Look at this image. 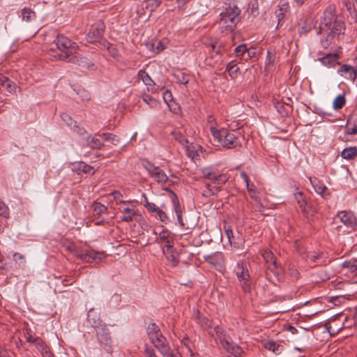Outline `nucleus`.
<instances>
[{
    "label": "nucleus",
    "mask_w": 357,
    "mask_h": 357,
    "mask_svg": "<svg viewBox=\"0 0 357 357\" xmlns=\"http://www.w3.org/2000/svg\"><path fill=\"white\" fill-rule=\"evenodd\" d=\"M228 180V176L225 174H218L216 178L215 179L214 184L222 185L225 183Z\"/></svg>",
    "instance_id": "obj_48"
},
{
    "label": "nucleus",
    "mask_w": 357,
    "mask_h": 357,
    "mask_svg": "<svg viewBox=\"0 0 357 357\" xmlns=\"http://www.w3.org/2000/svg\"><path fill=\"white\" fill-rule=\"evenodd\" d=\"M196 319L197 323L204 329H207L211 326L210 320L206 317L201 315L199 312H197Z\"/></svg>",
    "instance_id": "obj_33"
},
{
    "label": "nucleus",
    "mask_w": 357,
    "mask_h": 357,
    "mask_svg": "<svg viewBox=\"0 0 357 357\" xmlns=\"http://www.w3.org/2000/svg\"><path fill=\"white\" fill-rule=\"evenodd\" d=\"M161 2V0H148L146 7L149 6L151 10L156 8Z\"/></svg>",
    "instance_id": "obj_62"
},
{
    "label": "nucleus",
    "mask_w": 357,
    "mask_h": 357,
    "mask_svg": "<svg viewBox=\"0 0 357 357\" xmlns=\"http://www.w3.org/2000/svg\"><path fill=\"white\" fill-rule=\"evenodd\" d=\"M155 213L157 214L159 219L162 222H165L166 220L167 219V216L166 213L163 211H162L160 208H158V210L155 211Z\"/></svg>",
    "instance_id": "obj_63"
},
{
    "label": "nucleus",
    "mask_w": 357,
    "mask_h": 357,
    "mask_svg": "<svg viewBox=\"0 0 357 357\" xmlns=\"http://www.w3.org/2000/svg\"><path fill=\"white\" fill-rule=\"evenodd\" d=\"M185 130L183 128H176L174 129V130L171 132L172 135L174 138L175 140H176L178 142H179L182 146H183L185 148L188 149V140L185 137L184 135Z\"/></svg>",
    "instance_id": "obj_20"
},
{
    "label": "nucleus",
    "mask_w": 357,
    "mask_h": 357,
    "mask_svg": "<svg viewBox=\"0 0 357 357\" xmlns=\"http://www.w3.org/2000/svg\"><path fill=\"white\" fill-rule=\"evenodd\" d=\"M340 155L342 158L347 160H354L357 156V146H351L344 149Z\"/></svg>",
    "instance_id": "obj_25"
},
{
    "label": "nucleus",
    "mask_w": 357,
    "mask_h": 357,
    "mask_svg": "<svg viewBox=\"0 0 357 357\" xmlns=\"http://www.w3.org/2000/svg\"><path fill=\"white\" fill-rule=\"evenodd\" d=\"M37 343L36 344L38 350L41 354L42 356L43 357L46 354H48L50 352V349L49 347L46 344V343L42 340H38Z\"/></svg>",
    "instance_id": "obj_34"
},
{
    "label": "nucleus",
    "mask_w": 357,
    "mask_h": 357,
    "mask_svg": "<svg viewBox=\"0 0 357 357\" xmlns=\"http://www.w3.org/2000/svg\"><path fill=\"white\" fill-rule=\"evenodd\" d=\"M156 349L163 357H176L178 356L171 349L168 341L165 342L164 344H159L158 347Z\"/></svg>",
    "instance_id": "obj_26"
},
{
    "label": "nucleus",
    "mask_w": 357,
    "mask_h": 357,
    "mask_svg": "<svg viewBox=\"0 0 357 357\" xmlns=\"http://www.w3.org/2000/svg\"><path fill=\"white\" fill-rule=\"evenodd\" d=\"M346 103V98L344 95H339L337 96L333 102V107L335 109H340L343 107V106Z\"/></svg>",
    "instance_id": "obj_35"
},
{
    "label": "nucleus",
    "mask_w": 357,
    "mask_h": 357,
    "mask_svg": "<svg viewBox=\"0 0 357 357\" xmlns=\"http://www.w3.org/2000/svg\"><path fill=\"white\" fill-rule=\"evenodd\" d=\"M144 356V357H158L156 355L154 349L148 345H145Z\"/></svg>",
    "instance_id": "obj_49"
},
{
    "label": "nucleus",
    "mask_w": 357,
    "mask_h": 357,
    "mask_svg": "<svg viewBox=\"0 0 357 357\" xmlns=\"http://www.w3.org/2000/svg\"><path fill=\"white\" fill-rule=\"evenodd\" d=\"M303 259L313 266H322L326 264V257L323 252L304 251L301 253Z\"/></svg>",
    "instance_id": "obj_10"
},
{
    "label": "nucleus",
    "mask_w": 357,
    "mask_h": 357,
    "mask_svg": "<svg viewBox=\"0 0 357 357\" xmlns=\"http://www.w3.org/2000/svg\"><path fill=\"white\" fill-rule=\"evenodd\" d=\"M143 100L150 105L151 106H153V105H155L156 104V101L155 100L152 98L151 96H150L149 95H144L143 96Z\"/></svg>",
    "instance_id": "obj_61"
},
{
    "label": "nucleus",
    "mask_w": 357,
    "mask_h": 357,
    "mask_svg": "<svg viewBox=\"0 0 357 357\" xmlns=\"http://www.w3.org/2000/svg\"><path fill=\"white\" fill-rule=\"evenodd\" d=\"M170 239H172V238L170 237V232L167 229H163L160 232L159 238L156 240V242L160 243V241L166 242Z\"/></svg>",
    "instance_id": "obj_45"
},
{
    "label": "nucleus",
    "mask_w": 357,
    "mask_h": 357,
    "mask_svg": "<svg viewBox=\"0 0 357 357\" xmlns=\"http://www.w3.org/2000/svg\"><path fill=\"white\" fill-rule=\"evenodd\" d=\"M24 336L28 342L34 344L35 345L38 342L37 340L41 339L39 337H33L31 334L30 330H26V333H24Z\"/></svg>",
    "instance_id": "obj_51"
},
{
    "label": "nucleus",
    "mask_w": 357,
    "mask_h": 357,
    "mask_svg": "<svg viewBox=\"0 0 357 357\" xmlns=\"http://www.w3.org/2000/svg\"><path fill=\"white\" fill-rule=\"evenodd\" d=\"M3 88H5L9 93H12L15 91L16 89V85L13 81L7 78V80L5 82Z\"/></svg>",
    "instance_id": "obj_53"
},
{
    "label": "nucleus",
    "mask_w": 357,
    "mask_h": 357,
    "mask_svg": "<svg viewBox=\"0 0 357 357\" xmlns=\"http://www.w3.org/2000/svg\"><path fill=\"white\" fill-rule=\"evenodd\" d=\"M205 185L207 189L202 192V195L204 197H208L215 195V192L212 189H211V185L209 183H206Z\"/></svg>",
    "instance_id": "obj_58"
},
{
    "label": "nucleus",
    "mask_w": 357,
    "mask_h": 357,
    "mask_svg": "<svg viewBox=\"0 0 357 357\" xmlns=\"http://www.w3.org/2000/svg\"><path fill=\"white\" fill-rule=\"evenodd\" d=\"M213 137L224 148L234 149L241 146L240 132L229 130L226 128L216 129L211 128Z\"/></svg>",
    "instance_id": "obj_1"
},
{
    "label": "nucleus",
    "mask_w": 357,
    "mask_h": 357,
    "mask_svg": "<svg viewBox=\"0 0 357 357\" xmlns=\"http://www.w3.org/2000/svg\"><path fill=\"white\" fill-rule=\"evenodd\" d=\"M311 183L315 190V192L321 195L322 197L326 198L327 195L325 194V192L327 190V188L325 185L320 183L319 181H311Z\"/></svg>",
    "instance_id": "obj_30"
},
{
    "label": "nucleus",
    "mask_w": 357,
    "mask_h": 357,
    "mask_svg": "<svg viewBox=\"0 0 357 357\" xmlns=\"http://www.w3.org/2000/svg\"><path fill=\"white\" fill-rule=\"evenodd\" d=\"M111 195L113 196L116 204L127 205L131 202L130 201H123L122 199L123 195L119 191L114 190Z\"/></svg>",
    "instance_id": "obj_37"
},
{
    "label": "nucleus",
    "mask_w": 357,
    "mask_h": 357,
    "mask_svg": "<svg viewBox=\"0 0 357 357\" xmlns=\"http://www.w3.org/2000/svg\"><path fill=\"white\" fill-rule=\"evenodd\" d=\"M119 211L123 213L121 217V221L123 222H132L136 215V206L134 205L130 206L123 205L119 208Z\"/></svg>",
    "instance_id": "obj_16"
},
{
    "label": "nucleus",
    "mask_w": 357,
    "mask_h": 357,
    "mask_svg": "<svg viewBox=\"0 0 357 357\" xmlns=\"http://www.w3.org/2000/svg\"><path fill=\"white\" fill-rule=\"evenodd\" d=\"M238 283L242 290L247 293L250 291L252 280L249 273L247 263L245 261H240L234 268Z\"/></svg>",
    "instance_id": "obj_4"
},
{
    "label": "nucleus",
    "mask_w": 357,
    "mask_h": 357,
    "mask_svg": "<svg viewBox=\"0 0 357 357\" xmlns=\"http://www.w3.org/2000/svg\"><path fill=\"white\" fill-rule=\"evenodd\" d=\"M72 171L76 172L77 174H93L95 171L93 167L86 164L84 162H76L70 164Z\"/></svg>",
    "instance_id": "obj_17"
},
{
    "label": "nucleus",
    "mask_w": 357,
    "mask_h": 357,
    "mask_svg": "<svg viewBox=\"0 0 357 357\" xmlns=\"http://www.w3.org/2000/svg\"><path fill=\"white\" fill-rule=\"evenodd\" d=\"M294 199L296 201L297 204L301 208L303 213L309 214L312 211V206L310 204L306 199L305 196L302 192H296L294 193Z\"/></svg>",
    "instance_id": "obj_14"
},
{
    "label": "nucleus",
    "mask_w": 357,
    "mask_h": 357,
    "mask_svg": "<svg viewBox=\"0 0 357 357\" xmlns=\"http://www.w3.org/2000/svg\"><path fill=\"white\" fill-rule=\"evenodd\" d=\"M70 250L82 261L91 263L92 261L99 262L102 259V254L93 250H78L75 246L69 247Z\"/></svg>",
    "instance_id": "obj_7"
},
{
    "label": "nucleus",
    "mask_w": 357,
    "mask_h": 357,
    "mask_svg": "<svg viewBox=\"0 0 357 357\" xmlns=\"http://www.w3.org/2000/svg\"><path fill=\"white\" fill-rule=\"evenodd\" d=\"M165 248H167V252H174L175 250V248H174L172 243H173V239H170L165 242Z\"/></svg>",
    "instance_id": "obj_64"
},
{
    "label": "nucleus",
    "mask_w": 357,
    "mask_h": 357,
    "mask_svg": "<svg viewBox=\"0 0 357 357\" xmlns=\"http://www.w3.org/2000/svg\"><path fill=\"white\" fill-rule=\"evenodd\" d=\"M245 52H248V54H250V50L248 49L245 44H241L234 50V53L236 56H243Z\"/></svg>",
    "instance_id": "obj_41"
},
{
    "label": "nucleus",
    "mask_w": 357,
    "mask_h": 357,
    "mask_svg": "<svg viewBox=\"0 0 357 357\" xmlns=\"http://www.w3.org/2000/svg\"><path fill=\"white\" fill-rule=\"evenodd\" d=\"M87 321L96 329H98L100 327V326H102V324H100L101 321L100 318L96 314H94V312L93 311V310H90L88 312Z\"/></svg>",
    "instance_id": "obj_29"
},
{
    "label": "nucleus",
    "mask_w": 357,
    "mask_h": 357,
    "mask_svg": "<svg viewBox=\"0 0 357 357\" xmlns=\"http://www.w3.org/2000/svg\"><path fill=\"white\" fill-rule=\"evenodd\" d=\"M144 207L149 211H151V212H154L155 213V211L158 210V207L154 204V203H152V202H149L147 199L146 197H145V204H144Z\"/></svg>",
    "instance_id": "obj_54"
},
{
    "label": "nucleus",
    "mask_w": 357,
    "mask_h": 357,
    "mask_svg": "<svg viewBox=\"0 0 357 357\" xmlns=\"http://www.w3.org/2000/svg\"><path fill=\"white\" fill-rule=\"evenodd\" d=\"M77 93L79 95L82 100H89L90 99L89 93L84 89H79Z\"/></svg>",
    "instance_id": "obj_59"
},
{
    "label": "nucleus",
    "mask_w": 357,
    "mask_h": 357,
    "mask_svg": "<svg viewBox=\"0 0 357 357\" xmlns=\"http://www.w3.org/2000/svg\"><path fill=\"white\" fill-rule=\"evenodd\" d=\"M104 30V24H93L86 35L87 41L90 43L97 42L102 36Z\"/></svg>",
    "instance_id": "obj_12"
},
{
    "label": "nucleus",
    "mask_w": 357,
    "mask_h": 357,
    "mask_svg": "<svg viewBox=\"0 0 357 357\" xmlns=\"http://www.w3.org/2000/svg\"><path fill=\"white\" fill-rule=\"evenodd\" d=\"M106 142H109L114 145H117L119 143V139L116 135L111 133L110 135L107 137V139H106Z\"/></svg>",
    "instance_id": "obj_60"
},
{
    "label": "nucleus",
    "mask_w": 357,
    "mask_h": 357,
    "mask_svg": "<svg viewBox=\"0 0 357 357\" xmlns=\"http://www.w3.org/2000/svg\"><path fill=\"white\" fill-rule=\"evenodd\" d=\"M337 218L347 227L354 229L356 225V219L351 213L341 211L337 214Z\"/></svg>",
    "instance_id": "obj_18"
},
{
    "label": "nucleus",
    "mask_w": 357,
    "mask_h": 357,
    "mask_svg": "<svg viewBox=\"0 0 357 357\" xmlns=\"http://www.w3.org/2000/svg\"><path fill=\"white\" fill-rule=\"evenodd\" d=\"M214 331L217 340H219L221 345L227 352L234 356H240L243 353L241 347L230 342V338L226 336L225 331L221 326H215Z\"/></svg>",
    "instance_id": "obj_5"
},
{
    "label": "nucleus",
    "mask_w": 357,
    "mask_h": 357,
    "mask_svg": "<svg viewBox=\"0 0 357 357\" xmlns=\"http://www.w3.org/2000/svg\"><path fill=\"white\" fill-rule=\"evenodd\" d=\"M83 56L81 54L77 53V51L72 54V55L69 56L68 58L66 60L68 62L74 63L75 65H77L79 66V63H80Z\"/></svg>",
    "instance_id": "obj_40"
},
{
    "label": "nucleus",
    "mask_w": 357,
    "mask_h": 357,
    "mask_svg": "<svg viewBox=\"0 0 357 357\" xmlns=\"http://www.w3.org/2000/svg\"><path fill=\"white\" fill-rule=\"evenodd\" d=\"M54 43L59 51V53L52 54V56L59 60H66L68 56L74 54L78 48L75 43L72 42L69 38L63 35H58L54 40Z\"/></svg>",
    "instance_id": "obj_3"
},
{
    "label": "nucleus",
    "mask_w": 357,
    "mask_h": 357,
    "mask_svg": "<svg viewBox=\"0 0 357 357\" xmlns=\"http://www.w3.org/2000/svg\"><path fill=\"white\" fill-rule=\"evenodd\" d=\"M175 76L177 79V82L181 84H186L189 82L188 76L183 73H179L177 75H176Z\"/></svg>",
    "instance_id": "obj_50"
},
{
    "label": "nucleus",
    "mask_w": 357,
    "mask_h": 357,
    "mask_svg": "<svg viewBox=\"0 0 357 357\" xmlns=\"http://www.w3.org/2000/svg\"><path fill=\"white\" fill-rule=\"evenodd\" d=\"M356 69V66H352L349 64H342L340 66L337 73L345 79L354 82L357 77V73Z\"/></svg>",
    "instance_id": "obj_13"
},
{
    "label": "nucleus",
    "mask_w": 357,
    "mask_h": 357,
    "mask_svg": "<svg viewBox=\"0 0 357 357\" xmlns=\"http://www.w3.org/2000/svg\"><path fill=\"white\" fill-rule=\"evenodd\" d=\"M139 77L146 85H151L153 80L149 75L144 70H140L138 73Z\"/></svg>",
    "instance_id": "obj_43"
},
{
    "label": "nucleus",
    "mask_w": 357,
    "mask_h": 357,
    "mask_svg": "<svg viewBox=\"0 0 357 357\" xmlns=\"http://www.w3.org/2000/svg\"><path fill=\"white\" fill-rule=\"evenodd\" d=\"M146 333L149 340L155 348L158 347L159 344H164L167 341L166 337H164L160 332L158 326L155 323H151L148 326Z\"/></svg>",
    "instance_id": "obj_9"
},
{
    "label": "nucleus",
    "mask_w": 357,
    "mask_h": 357,
    "mask_svg": "<svg viewBox=\"0 0 357 357\" xmlns=\"http://www.w3.org/2000/svg\"><path fill=\"white\" fill-rule=\"evenodd\" d=\"M61 118L70 128L77 127L76 121H75L68 114L62 113L61 114Z\"/></svg>",
    "instance_id": "obj_39"
},
{
    "label": "nucleus",
    "mask_w": 357,
    "mask_h": 357,
    "mask_svg": "<svg viewBox=\"0 0 357 357\" xmlns=\"http://www.w3.org/2000/svg\"><path fill=\"white\" fill-rule=\"evenodd\" d=\"M143 166L148 172L150 176L157 183L165 184L169 182L168 176L160 167L155 166L149 161H144Z\"/></svg>",
    "instance_id": "obj_8"
},
{
    "label": "nucleus",
    "mask_w": 357,
    "mask_h": 357,
    "mask_svg": "<svg viewBox=\"0 0 357 357\" xmlns=\"http://www.w3.org/2000/svg\"><path fill=\"white\" fill-rule=\"evenodd\" d=\"M172 199L174 205V211L176 215L177 220L180 227L186 230L191 229L192 228L188 226H186L183 220L181 207L180 206L178 199L175 193H173Z\"/></svg>",
    "instance_id": "obj_15"
},
{
    "label": "nucleus",
    "mask_w": 357,
    "mask_h": 357,
    "mask_svg": "<svg viewBox=\"0 0 357 357\" xmlns=\"http://www.w3.org/2000/svg\"><path fill=\"white\" fill-rule=\"evenodd\" d=\"M213 169L211 167H205L201 170L202 176L204 178L208 179L211 176V172Z\"/></svg>",
    "instance_id": "obj_57"
},
{
    "label": "nucleus",
    "mask_w": 357,
    "mask_h": 357,
    "mask_svg": "<svg viewBox=\"0 0 357 357\" xmlns=\"http://www.w3.org/2000/svg\"><path fill=\"white\" fill-rule=\"evenodd\" d=\"M22 20L24 21H33L36 19V13L31 8H24L21 11Z\"/></svg>",
    "instance_id": "obj_31"
},
{
    "label": "nucleus",
    "mask_w": 357,
    "mask_h": 357,
    "mask_svg": "<svg viewBox=\"0 0 357 357\" xmlns=\"http://www.w3.org/2000/svg\"><path fill=\"white\" fill-rule=\"evenodd\" d=\"M335 11V8L333 6H328L321 16V22H342L340 20L337 19Z\"/></svg>",
    "instance_id": "obj_19"
},
{
    "label": "nucleus",
    "mask_w": 357,
    "mask_h": 357,
    "mask_svg": "<svg viewBox=\"0 0 357 357\" xmlns=\"http://www.w3.org/2000/svg\"><path fill=\"white\" fill-rule=\"evenodd\" d=\"M342 25L343 24H319V31H317L314 24H303V25L299 28V33L300 34H305L312 29H315L317 33H324V32H326L327 35L326 40L331 41L335 36H338L342 33V29H344Z\"/></svg>",
    "instance_id": "obj_2"
},
{
    "label": "nucleus",
    "mask_w": 357,
    "mask_h": 357,
    "mask_svg": "<svg viewBox=\"0 0 357 357\" xmlns=\"http://www.w3.org/2000/svg\"><path fill=\"white\" fill-rule=\"evenodd\" d=\"M346 6L351 20L356 19L357 13L356 8L354 7V1L350 0V1L346 3Z\"/></svg>",
    "instance_id": "obj_42"
},
{
    "label": "nucleus",
    "mask_w": 357,
    "mask_h": 357,
    "mask_svg": "<svg viewBox=\"0 0 357 357\" xmlns=\"http://www.w3.org/2000/svg\"><path fill=\"white\" fill-rule=\"evenodd\" d=\"M339 54L337 53L327 54L324 56L320 58L319 60L325 66L328 67H333L336 64L340 65L337 61Z\"/></svg>",
    "instance_id": "obj_21"
},
{
    "label": "nucleus",
    "mask_w": 357,
    "mask_h": 357,
    "mask_svg": "<svg viewBox=\"0 0 357 357\" xmlns=\"http://www.w3.org/2000/svg\"><path fill=\"white\" fill-rule=\"evenodd\" d=\"M93 66L94 64L93 63V62L88 58L84 56L82 57L80 63H79V66L84 69H89Z\"/></svg>",
    "instance_id": "obj_46"
},
{
    "label": "nucleus",
    "mask_w": 357,
    "mask_h": 357,
    "mask_svg": "<svg viewBox=\"0 0 357 357\" xmlns=\"http://www.w3.org/2000/svg\"><path fill=\"white\" fill-rule=\"evenodd\" d=\"M264 347L266 349L271 351L275 355H280L284 350L282 345L279 344L272 340L264 342Z\"/></svg>",
    "instance_id": "obj_23"
},
{
    "label": "nucleus",
    "mask_w": 357,
    "mask_h": 357,
    "mask_svg": "<svg viewBox=\"0 0 357 357\" xmlns=\"http://www.w3.org/2000/svg\"><path fill=\"white\" fill-rule=\"evenodd\" d=\"M223 47L222 44L218 43V42H215L213 44H211V51L213 53H214L215 55H219L222 53Z\"/></svg>",
    "instance_id": "obj_47"
},
{
    "label": "nucleus",
    "mask_w": 357,
    "mask_h": 357,
    "mask_svg": "<svg viewBox=\"0 0 357 357\" xmlns=\"http://www.w3.org/2000/svg\"><path fill=\"white\" fill-rule=\"evenodd\" d=\"M167 257L168 260H169L171 261L173 266H176L178 264V259L174 255V252H167Z\"/></svg>",
    "instance_id": "obj_56"
},
{
    "label": "nucleus",
    "mask_w": 357,
    "mask_h": 357,
    "mask_svg": "<svg viewBox=\"0 0 357 357\" xmlns=\"http://www.w3.org/2000/svg\"><path fill=\"white\" fill-rule=\"evenodd\" d=\"M289 6L286 3H283L279 6V8L275 10V15L278 17V22L285 20V15L288 11Z\"/></svg>",
    "instance_id": "obj_32"
},
{
    "label": "nucleus",
    "mask_w": 357,
    "mask_h": 357,
    "mask_svg": "<svg viewBox=\"0 0 357 357\" xmlns=\"http://www.w3.org/2000/svg\"><path fill=\"white\" fill-rule=\"evenodd\" d=\"M100 45L106 48L109 54L114 59H117L119 56V52L115 45L111 44L106 40H103L100 43Z\"/></svg>",
    "instance_id": "obj_27"
},
{
    "label": "nucleus",
    "mask_w": 357,
    "mask_h": 357,
    "mask_svg": "<svg viewBox=\"0 0 357 357\" xmlns=\"http://www.w3.org/2000/svg\"><path fill=\"white\" fill-rule=\"evenodd\" d=\"M204 259L208 264L213 266L220 265L223 263V255L221 252H216L211 255L204 256Z\"/></svg>",
    "instance_id": "obj_22"
},
{
    "label": "nucleus",
    "mask_w": 357,
    "mask_h": 357,
    "mask_svg": "<svg viewBox=\"0 0 357 357\" xmlns=\"http://www.w3.org/2000/svg\"><path fill=\"white\" fill-rule=\"evenodd\" d=\"M96 335L100 344L106 349H110L112 340L109 335V330L105 324L103 326H100V327L96 329Z\"/></svg>",
    "instance_id": "obj_11"
},
{
    "label": "nucleus",
    "mask_w": 357,
    "mask_h": 357,
    "mask_svg": "<svg viewBox=\"0 0 357 357\" xmlns=\"http://www.w3.org/2000/svg\"><path fill=\"white\" fill-rule=\"evenodd\" d=\"M342 266L352 272L357 271V259L346 261L343 263Z\"/></svg>",
    "instance_id": "obj_44"
},
{
    "label": "nucleus",
    "mask_w": 357,
    "mask_h": 357,
    "mask_svg": "<svg viewBox=\"0 0 357 357\" xmlns=\"http://www.w3.org/2000/svg\"><path fill=\"white\" fill-rule=\"evenodd\" d=\"M96 135H96L93 137L91 135H89L86 139L87 144L92 149H101L102 148V146H104V144L100 139H98L96 137Z\"/></svg>",
    "instance_id": "obj_28"
},
{
    "label": "nucleus",
    "mask_w": 357,
    "mask_h": 357,
    "mask_svg": "<svg viewBox=\"0 0 357 357\" xmlns=\"http://www.w3.org/2000/svg\"><path fill=\"white\" fill-rule=\"evenodd\" d=\"M241 9L235 4H225L224 10L220 13V20L223 22H239Z\"/></svg>",
    "instance_id": "obj_6"
},
{
    "label": "nucleus",
    "mask_w": 357,
    "mask_h": 357,
    "mask_svg": "<svg viewBox=\"0 0 357 357\" xmlns=\"http://www.w3.org/2000/svg\"><path fill=\"white\" fill-rule=\"evenodd\" d=\"M13 258H14V260L19 263V264L20 265H24L25 264V257L23 255L20 254V253H18V252H15L14 253L13 255Z\"/></svg>",
    "instance_id": "obj_55"
},
{
    "label": "nucleus",
    "mask_w": 357,
    "mask_h": 357,
    "mask_svg": "<svg viewBox=\"0 0 357 357\" xmlns=\"http://www.w3.org/2000/svg\"><path fill=\"white\" fill-rule=\"evenodd\" d=\"M240 176L242 178V179L243 180V182L246 185V188L250 194V197L255 198L257 196L256 195V194H257L256 188L253 183L250 184V178H249L248 175L245 172H242L240 174Z\"/></svg>",
    "instance_id": "obj_24"
},
{
    "label": "nucleus",
    "mask_w": 357,
    "mask_h": 357,
    "mask_svg": "<svg viewBox=\"0 0 357 357\" xmlns=\"http://www.w3.org/2000/svg\"><path fill=\"white\" fill-rule=\"evenodd\" d=\"M9 215L8 207L3 202L0 201V216L3 218H8Z\"/></svg>",
    "instance_id": "obj_52"
},
{
    "label": "nucleus",
    "mask_w": 357,
    "mask_h": 357,
    "mask_svg": "<svg viewBox=\"0 0 357 357\" xmlns=\"http://www.w3.org/2000/svg\"><path fill=\"white\" fill-rule=\"evenodd\" d=\"M226 69L228 71L229 76L234 79L236 77L239 68L234 61H231L227 65Z\"/></svg>",
    "instance_id": "obj_36"
},
{
    "label": "nucleus",
    "mask_w": 357,
    "mask_h": 357,
    "mask_svg": "<svg viewBox=\"0 0 357 357\" xmlns=\"http://www.w3.org/2000/svg\"><path fill=\"white\" fill-rule=\"evenodd\" d=\"M93 207L94 213L98 215L102 213H106L108 211L107 206L99 202H95L93 205Z\"/></svg>",
    "instance_id": "obj_38"
}]
</instances>
